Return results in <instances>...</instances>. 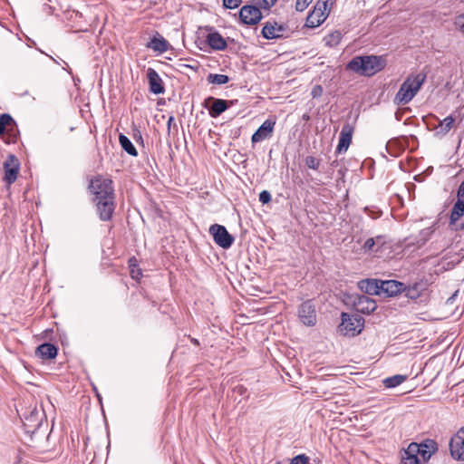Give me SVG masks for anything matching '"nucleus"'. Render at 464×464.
I'll return each mask as SVG.
<instances>
[{
  "instance_id": "f257e3e1",
  "label": "nucleus",
  "mask_w": 464,
  "mask_h": 464,
  "mask_svg": "<svg viewBox=\"0 0 464 464\" xmlns=\"http://www.w3.org/2000/svg\"><path fill=\"white\" fill-rule=\"evenodd\" d=\"M94 195L93 202L97 214L102 221H110L115 210V194L112 180L94 178L89 186Z\"/></svg>"
},
{
  "instance_id": "f03ea898",
  "label": "nucleus",
  "mask_w": 464,
  "mask_h": 464,
  "mask_svg": "<svg viewBox=\"0 0 464 464\" xmlns=\"http://www.w3.org/2000/svg\"><path fill=\"white\" fill-rule=\"evenodd\" d=\"M387 65L385 55H356L346 64V69L361 76L372 77L382 71Z\"/></svg>"
},
{
  "instance_id": "7ed1b4c3",
  "label": "nucleus",
  "mask_w": 464,
  "mask_h": 464,
  "mask_svg": "<svg viewBox=\"0 0 464 464\" xmlns=\"http://www.w3.org/2000/svg\"><path fill=\"white\" fill-rule=\"evenodd\" d=\"M426 78L427 75L424 72L410 74L401 83L395 95L394 102L402 105L409 103L425 82Z\"/></svg>"
},
{
  "instance_id": "20e7f679",
  "label": "nucleus",
  "mask_w": 464,
  "mask_h": 464,
  "mask_svg": "<svg viewBox=\"0 0 464 464\" xmlns=\"http://www.w3.org/2000/svg\"><path fill=\"white\" fill-rule=\"evenodd\" d=\"M23 424L26 433L34 434L46 423V416L42 406L28 409L23 415Z\"/></svg>"
},
{
  "instance_id": "39448f33",
  "label": "nucleus",
  "mask_w": 464,
  "mask_h": 464,
  "mask_svg": "<svg viewBox=\"0 0 464 464\" xmlns=\"http://www.w3.org/2000/svg\"><path fill=\"white\" fill-rule=\"evenodd\" d=\"M342 323L339 329L344 335H358L363 329L364 320L360 314H349L343 312L341 314Z\"/></svg>"
},
{
  "instance_id": "423d86ee",
  "label": "nucleus",
  "mask_w": 464,
  "mask_h": 464,
  "mask_svg": "<svg viewBox=\"0 0 464 464\" xmlns=\"http://www.w3.org/2000/svg\"><path fill=\"white\" fill-rule=\"evenodd\" d=\"M209 234L213 237L214 242L224 249L229 248L235 240L234 237L228 233L227 228L219 224L211 225Z\"/></svg>"
},
{
  "instance_id": "0eeeda50",
  "label": "nucleus",
  "mask_w": 464,
  "mask_h": 464,
  "mask_svg": "<svg viewBox=\"0 0 464 464\" xmlns=\"http://www.w3.org/2000/svg\"><path fill=\"white\" fill-rule=\"evenodd\" d=\"M300 322L305 326H314L316 324V310L312 300L303 302L297 309Z\"/></svg>"
},
{
  "instance_id": "6e6552de",
  "label": "nucleus",
  "mask_w": 464,
  "mask_h": 464,
  "mask_svg": "<svg viewBox=\"0 0 464 464\" xmlns=\"http://www.w3.org/2000/svg\"><path fill=\"white\" fill-rule=\"evenodd\" d=\"M237 101V100H223L214 97H208L205 100L206 108L208 111L209 115L212 118H217L226 111L229 107L233 106Z\"/></svg>"
},
{
  "instance_id": "1a4fd4ad",
  "label": "nucleus",
  "mask_w": 464,
  "mask_h": 464,
  "mask_svg": "<svg viewBox=\"0 0 464 464\" xmlns=\"http://www.w3.org/2000/svg\"><path fill=\"white\" fill-rule=\"evenodd\" d=\"M286 25L278 24L276 21H267L264 24L261 30V35L267 40L280 39L287 37Z\"/></svg>"
},
{
  "instance_id": "9d476101",
  "label": "nucleus",
  "mask_w": 464,
  "mask_h": 464,
  "mask_svg": "<svg viewBox=\"0 0 464 464\" xmlns=\"http://www.w3.org/2000/svg\"><path fill=\"white\" fill-rule=\"evenodd\" d=\"M450 456L459 461L464 460V427L460 428L450 440Z\"/></svg>"
},
{
  "instance_id": "9b49d317",
  "label": "nucleus",
  "mask_w": 464,
  "mask_h": 464,
  "mask_svg": "<svg viewBox=\"0 0 464 464\" xmlns=\"http://www.w3.org/2000/svg\"><path fill=\"white\" fill-rule=\"evenodd\" d=\"M3 167L5 169L3 180L7 185H12L15 182L19 172L20 163L17 158L14 154H9L4 161Z\"/></svg>"
},
{
  "instance_id": "f8f14e48",
  "label": "nucleus",
  "mask_w": 464,
  "mask_h": 464,
  "mask_svg": "<svg viewBox=\"0 0 464 464\" xmlns=\"http://www.w3.org/2000/svg\"><path fill=\"white\" fill-rule=\"evenodd\" d=\"M328 0L324 1L322 4L318 2L314 10L308 14L305 25L309 28H315L321 25L326 19L324 14L327 8Z\"/></svg>"
},
{
  "instance_id": "ddd939ff",
  "label": "nucleus",
  "mask_w": 464,
  "mask_h": 464,
  "mask_svg": "<svg viewBox=\"0 0 464 464\" xmlns=\"http://www.w3.org/2000/svg\"><path fill=\"white\" fill-rule=\"evenodd\" d=\"M257 5H244L239 11V18L245 24L254 25L262 19V13Z\"/></svg>"
},
{
  "instance_id": "4468645a",
  "label": "nucleus",
  "mask_w": 464,
  "mask_h": 464,
  "mask_svg": "<svg viewBox=\"0 0 464 464\" xmlns=\"http://www.w3.org/2000/svg\"><path fill=\"white\" fill-rule=\"evenodd\" d=\"M356 312L370 314L377 309L376 301L365 295H357L353 300Z\"/></svg>"
},
{
  "instance_id": "2eb2a0df",
  "label": "nucleus",
  "mask_w": 464,
  "mask_h": 464,
  "mask_svg": "<svg viewBox=\"0 0 464 464\" xmlns=\"http://www.w3.org/2000/svg\"><path fill=\"white\" fill-rule=\"evenodd\" d=\"M413 445L418 448V456L420 455L424 461H428L439 450L438 443L431 439H426L420 443L411 442L409 444V446Z\"/></svg>"
},
{
  "instance_id": "dca6fc26",
  "label": "nucleus",
  "mask_w": 464,
  "mask_h": 464,
  "mask_svg": "<svg viewBox=\"0 0 464 464\" xmlns=\"http://www.w3.org/2000/svg\"><path fill=\"white\" fill-rule=\"evenodd\" d=\"M276 125V120L273 118L266 119L258 129L253 133L251 141L253 143L260 142L264 140L270 138L273 134Z\"/></svg>"
},
{
  "instance_id": "f3484780",
  "label": "nucleus",
  "mask_w": 464,
  "mask_h": 464,
  "mask_svg": "<svg viewBox=\"0 0 464 464\" xmlns=\"http://www.w3.org/2000/svg\"><path fill=\"white\" fill-rule=\"evenodd\" d=\"M354 128L350 123H345L341 130L339 142L336 147L335 152L338 154L347 151L353 139Z\"/></svg>"
},
{
  "instance_id": "a211bd4d",
  "label": "nucleus",
  "mask_w": 464,
  "mask_h": 464,
  "mask_svg": "<svg viewBox=\"0 0 464 464\" xmlns=\"http://www.w3.org/2000/svg\"><path fill=\"white\" fill-rule=\"evenodd\" d=\"M147 78L149 81L150 92L153 94H162L165 92V87L160 74L153 68L147 70Z\"/></svg>"
},
{
  "instance_id": "6ab92c4d",
  "label": "nucleus",
  "mask_w": 464,
  "mask_h": 464,
  "mask_svg": "<svg viewBox=\"0 0 464 464\" xmlns=\"http://www.w3.org/2000/svg\"><path fill=\"white\" fill-rule=\"evenodd\" d=\"M381 292L387 295V296H394L398 294L403 293L405 284L397 280H381L380 281Z\"/></svg>"
},
{
  "instance_id": "aec40b11",
  "label": "nucleus",
  "mask_w": 464,
  "mask_h": 464,
  "mask_svg": "<svg viewBox=\"0 0 464 464\" xmlns=\"http://www.w3.org/2000/svg\"><path fill=\"white\" fill-rule=\"evenodd\" d=\"M427 290V283L423 280H420L418 282H414L413 284L406 286L403 290L405 293V296L411 299L416 300L421 296L422 293Z\"/></svg>"
},
{
  "instance_id": "412c9836",
  "label": "nucleus",
  "mask_w": 464,
  "mask_h": 464,
  "mask_svg": "<svg viewBox=\"0 0 464 464\" xmlns=\"http://www.w3.org/2000/svg\"><path fill=\"white\" fill-rule=\"evenodd\" d=\"M380 281L378 279H362L358 282L360 290L368 295H379L381 293Z\"/></svg>"
},
{
  "instance_id": "4be33fe9",
  "label": "nucleus",
  "mask_w": 464,
  "mask_h": 464,
  "mask_svg": "<svg viewBox=\"0 0 464 464\" xmlns=\"http://www.w3.org/2000/svg\"><path fill=\"white\" fill-rule=\"evenodd\" d=\"M207 42L213 50L217 51H223L227 46L226 40L218 31L209 33L207 35Z\"/></svg>"
},
{
  "instance_id": "5701e85b",
  "label": "nucleus",
  "mask_w": 464,
  "mask_h": 464,
  "mask_svg": "<svg viewBox=\"0 0 464 464\" xmlns=\"http://www.w3.org/2000/svg\"><path fill=\"white\" fill-rule=\"evenodd\" d=\"M35 353L42 359H54L58 353V348L50 343H44L36 348Z\"/></svg>"
},
{
  "instance_id": "b1692460",
  "label": "nucleus",
  "mask_w": 464,
  "mask_h": 464,
  "mask_svg": "<svg viewBox=\"0 0 464 464\" xmlns=\"http://www.w3.org/2000/svg\"><path fill=\"white\" fill-rule=\"evenodd\" d=\"M401 464H420V460L418 456V448L413 446H408L401 454Z\"/></svg>"
},
{
  "instance_id": "393cba45",
  "label": "nucleus",
  "mask_w": 464,
  "mask_h": 464,
  "mask_svg": "<svg viewBox=\"0 0 464 464\" xmlns=\"http://www.w3.org/2000/svg\"><path fill=\"white\" fill-rule=\"evenodd\" d=\"M147 47L162 53L168 50L169 42L157 33L156 35L150 39Z\"/></svg>"
},
{
  "instance_id": "a878e982",
  "label": "nucleus",
  "mask_w": 464,
  "mask_h": 464,
  "mask_svg": "<svg viewBox=\"0 0 464 464\" xmlns=\"http://www.w3.org/2000/svg\"><path fill=\"white\" fill-rule=\"evenodd\" d=\"M464 216V201L458 199L453 205L450 217V224L457 225L460 218Z\"/></svg>"
},
{
  "instance_id": "bb28decb",
  "label": "nucleus",
  "mask_w": 464,
  "mask_h": 464,
  "mask_svg": "<svg viewBox=\"0 0 464 464\" xmlns=\"http://www.w3.org/2000/svg\"><path fill=\"white\" fill-rule=\"evenodd\" d=\"M455 119L453 116H447L445 119L440 121L438 126L435 127L436 135L445 136L453 127Z\"/></svg>"
},
{
  "instance_id": "cd10ccee",
  "label": "nucleus",
  "mask_w": 464,
  "mask_h": 464,
  "mask_svg": "<svg viewBox=\"0 0 464 464\" xmlns=\"http://www.w3.org/2000/svg\"><path fill=\"white\" fill-rule=\"evenodd\" d=\"M119 142H120V145L122 148V150L124 151H126L129 155H130L132 157L138 156V151H137L135 146L133 145L131 140L126 135L121 133L119 135Z\"/></svg>"
},
{
  "instance_id": "c85d7f7f",
  "label": "nucleus",
  "mask_w": 464,
  "mask_h": 464,
  "mask_svg": "<svg viewBox=\"0 0 464 464\" xmlns=\"http://www.w3.org/2000/svg\"><path fill=\"white\" fill-rule=\"evenodd\" d=\"M343 38V34L340 31H334L324 37V44L328 47L337 46Z\"/></svg>"
},
{
  "instance_id": "c756f323",
  "label": "nucleus",
  "mask_w": 464,
  "mask_h": 464,
  "mask_svg": "<svg viewBox=\"0 0 464 464\" xmlns=\"http://www.w3.org/2000/svg\"><path fill=\"white\" fill-rule=\"evenodd\" d=\"M407 379V375L396 374L388 378H385L382 381L383 385L386 388L392 389L399 386Z\"/></svg>"
},
{
  "instance_id": "7c9ffc66",
  "label": "nucleus",
  "mask_w": 464,
  "mask_h": 464,
  "mask_svg": "<svg viewBox=\"0 0 464 464\" xmlns=\"http://www.w3.org/2000/svg\"><path fill=\"white\" fill-rule=\"evenodd\" d=\"M207 81L208 83L222 85L229 82V77L226 74L209 73Z\"/></svg>"
},
{
  "instance_id": "2f4dec72",
  "label": "nucleus",
  "mask_w": 464,
  "mask_h": 464,
  "mask_svg": "<svg viewBox=\"0 0 464 464\" xmlns=\"http://www.w3.org/2000/svg\"><path fill=\"white\" fill-rule=\"evenodd\" d=\"M5 132H7L8 134V143H15L17 141L19 136V130L14 120V122H12V124L8 126Z\"/></svg>"
},
{
  "instance_id": "473e14b6",
  "label": "nucleus",
  "mask_w": 464,
  "mask_h": 464,
  "mask_svg": "<svg viewBox=\"0 0 464 464\" xmlns=\"http://www.w3.org/2000/svg\"><path fill=\"white\" fill-rule=\"evenodd\" d=\"M128 263L131 277L133 279H139L142 276V272L141 269L139 267L137 259L135 257H130Z\"/></svg>"
},
{
  "instance_id": "72a5a7b5",
  "label": "nucleus",
  "mask_w": 464,
  "mask_h": 464,
  "mask_svg": "<svg viewBox=\"0 0 464 464\" xmlns=\"http://www.w3.org/2000/svg\"><path fill=\"white\" fill-rule=\"evenodd\" d=\"M12 122H14V119L10 114L3 113L0 115V136L6 131Z\"/></svg>"
},
{
  "instance_id": "f704fd0d",
  "label": "nucleus",
  "mask_w": 464,
  "mask_h": 464,
  "mask_svg": "<svg viewBox=\"0 0 464 464\" xmlns=\"http://www.w3.org/2000/svg\"><path fill=\"white\" fill-rule=\"evenodd\" d=\"M305 166L314 170H317L321 164V160L314 156H306L304 158Z\"/></svg>"
},
{
  "instance_id": "c9c22d12",
  "label": "nucleus",
  "mask_w": 464,
  "mask_h": 464,
  "mask_svg": "<svg viewBox=\"0 0 464 464\" xmlns=\"http://www.w3.org/2000/svg\"><path fill=\"white\" fill-rule=\"evenodd\" d=\"M376 240H377V241H379V240H382V237L379 236V237H376V239H375V238H373V237H370V238H368V239L364 242V244H363V246H362V248H363L364 252H372V251H375V250H374V246H375V244H376Z\"/></svg>"
},
{
  "instance_id": "e433bc0d",
  "label": "nucleus",
  "mask_w": 464,
  "mask_h": 464,
  "mask_svg": "<svg viewBox=\"0 0 464 464\" xmlns=\"http://www.w3.org/2000/svg\"><path fill=\"white\" fill-rule=\"evenodd\" d=\"M255 5L261 9L269 10L277 0H253Z\"/></svg>"
},
{
  "instance_id": "4c0bfd02",
  "label": "nucleus",
  "mask_w": 464,
  "mask_h": 464,
  "mask_svg": "<svg viewBox=\"0 0 464 464\" xmlns=\"http://www.w3.org/2000/svg\"><path fill=\"white\" fill-rule=\"evenodd\" d=\"M432 233L433 229L431 227H426L422 229L419 234V241H422V243H425L430 238Z\"/></svg>"
},
{
  "instance_id": "58836bf2",
  "label": "nucleus",
  "mask_w": 464,
  "mask_h": 464,
  "mask_svg": "<svg viewBox=\"0 0 464 464\" xmlns=\"http://www.w3.org/2000/svg\"><path fill=\"white\" fill-rule=\"evenodd\" d=\"M313 0H296L295 10L297 12L304 11Z\"/></svg>"
},
{
  "instance_id": "ea45409f",
  "label": "nucleus",
  "mask_w": 464,
  "mask_h": 464,
  "mask_svg": "<svg viewBox=\"0 0 464 464\" xmlns=\"http://www.w3.org/2000/svg\"><path fill=\"white\" fill-rule=\"evenodd\" d=\"M241 4V0H223V5L227 9H236Z\"/></svg>"
},
{
  "instance_id": "a19ab883",
  "label": "nucleus",
  "mask_w": 464,
  "mask_h": 464,
  "mask_svg": "<svg viewBox=\"0 0 464 464\" xmlns=\"http://www.w3.org/2000/svg\"><path fill=\"white\" fill-rule=\"evenodd\" d=\"M259 201L262 203V204H267L271 201L272 199V197H271V194L269 191L267 190H263L259 193Z\"/></svg>"
},
{
  "instance_id": "79ce46f5",
  "label": "nucleus",
  "mask_w": 464,
  "mask_h": 464,
  "mask_svg": "<svg viewBox=\"0 0 464 464\" xmlns=\"http://www.w3.org/2000/svg\"><path fill=\"white\" fill-rule=\"evenodd\" d=\"M365 212L372 219L379 218L382 216V211L378 208H365Z\"/></svg>"
},
{
  "instance_id": "37998d69",
  "label": "nucleus",
  "mask_w": 464,
  "mask_h": 464,
  "mask_svg": "<svg viewBox=\"0 0 464 464\" xmlns=\"http://www.w3.org/2000/svg\"><path fill=\"white\" fill-rule=\"evenodd\" d=\"M455 24L464 33V14L456 17Z\"/></svg>"
},
{
  "instance_id": "c03bdc74",
  "label": "nucleus",
  "mask_w": 464,
  "mask_h": 464,
  "mask_svg": "<svg viewBox=\"0 0 464 464\" xmlns=\"http://www.w3.org/2000/svg\"><path fill=\"white\" fill-rule=\"evenodd\" d=\"M322 93H323V88L321 85H315L312 89V92H311V95L313 96V98H317V97L321 96Z\"/></svg>"
},
{
  "instance_id": "a18cd8bd",
  "label": "nucleus",
  "mask_w": 464,
  "mask_h": 464,
  "mask_svg": "<svg viewBox=\"0 0 464 464\" xmlns=\"http://www.w3.org/2000/svg\"><path fill=\"white\" fill-rule=\"evenodd\" d=\"M457 198L464 201V180L459 186L457 190Z\"/></svg>"
},
{
  "instance_id": "49530a36",
  "label": "nucleus",
  "mask_w": 464,
  "mask_h": 464,
  "mask_svg": "<svg viewBox=\"0 0 464 464\" xmlns=\"http://www.w3.org/2000/svg\"><path fill=\"white\" fill-rule=\"evenodd\" d=\"M236 391H237L239 394L243 395V394L246 392V389L245 387H243V386H241V385H240V386H237V387L236 388Z\"/></svg>"
},
{
  "instance_id": "de8ad7c7",
  "label": "nucleus",
  "mask_w": 464,
  "mask_h": 464,
  "mask_svg": "<svg viewBox=\"0 0 464 464\" xmlns=\"http://www.w3.org/2000/svg\"><path fill=\"white\" fill-rule=\"evenodd\" d=\"M63 63L65 64V67H63V70H65L69 74H72V70L68 67V64L67 63L63 62Z\"/></svg>"
},
{
  "instance_id": "09e8293b",
  "label": "nucleus",
  "mask_w": 464,
  "mask_h": 464,
  "mask_svg": "<svg viewBox=\"0 0 464 464\" xmlns=\"http://www.w3.org/2000/svg\"><path fill=\"white\" fill-rule=\"evenodd\" d=\"M134 138L136 139V140H140V142L143 141L142 136L139 130H138V135H135Z\"/></svg>"
},
{
  "instance_id": "8fccbe9b",
  "label": "nucleus",
  "mask_w": 464,
  "mask_h": 464,
  "mask_svg": "<svg viewBox=\"0 0 464 464\" xmlns=\"http://www.w3.org/2000/svg\"><path fill=\"white\" fill-rule=\"evenodd\" d=\"M174 121V117L173 116H170L168 120V122H167V125H168V128L170 127V124L172 123V121Z\"/></svg>"
},
{
  "instance_id": "3c124183",
  "label": "nucleus",
  "mask_w": 464,
  "mask_h": 464,
  "mask_svg": "<svg viewBox=\"0 0 464 464\" xmlns=\"http://www.w3.org/2000/svg\"><path fill=\"white\" fill-rule=\"evenodd\" d=\"M457 229H460V230L464 229V221H462L459 224H458Z\"/></svg>"
},
{
  "instance_id": "603ef678",
  "label": "nucleus",
  "mask_w": 464,
  "mask_h": 464,
  "mask_svg": "<svg viewBox=\"0 0 464 464\" xmlns=\"http://www.w3.org/2000/svg\"><path fill=\"white\" fill-rule=\"evenodd\" d=\"M322 461L320 459H314L311 464H321Z\"/></svg>"
},
{
  "instance_id": "864d4df0",
  "label": "nucleus",
  "mask_w": 464,
  "mask_h": 464,
  "mask_svg": "<svg viewBox=\"0 0 464 464\" xmlns=\"http://www.w3.org/2000/svg\"><path fill=\"white\" fill-rule=\"evenodd\" d=\"M191 342L196 344V345H198V341L197 339H192Z\"/></svg>"
},
{
  "instance_id": "5fc2aeb1",
  "label": "nucleus",
  "mask_w": 464,
  "mask_h": 464,
  "mask_svg": "<svg viewBox=\"0 0 464 464\" xmlns=\"http://www.w3.org/2000/svg\"><path fill=\"white\" fill-rule=\"evenodd\" d=\"M55 63H59L58 60L53 58V56L48 55Z\"/></svg>"
}]
</instances>
